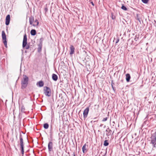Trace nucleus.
Segmentation results:
<instances>
[{"instance_id":"12","label":"nucleus","mask_w":156,"mask_h":156,"mask_svg":"<svg viewBox=\"0 0 156 156\" xmlns=\"http://www.w3.org/2000/svg\"><path fill=\"white\" fill-rule=\"evenodd\" d=\"M52 79L55 81H57L58 79V76L57 75L55 74H53L52 75Z\"/></svg>"},{"instance_id":"13","label":"nucleus","mask_w":156,"mask_h":156,"mask_svg":"<svg viewBox=\"0 0 156 156\" xmlns=\"http://www.w3.org/2000/svg\"><path fill=\"white\" fill-rule=\"evenodd\" d=\"M130 79V76L129 74L127 73L126 74V80L127 82H129Z\"/></svg>"},{"instance_id":"31","label":"nucleus","mask_w":156,"mask_h":156,"mask_svg":"<svg viewBox=\"0 0 156 156\" xmlns=\"http://www.w3.org/2000/svg\"><path fill=\"white\" fill-rule=\"evenodd\" d=\"M91 3L92 5L93 6H94V3H93V2H91Z\"/></svg>"},{"instance_id":"26","label":"nucleus","mask_w":156,"mask_h":156,"mask_svg":"<svg viewBox=\"0 0 156 156\" xmlns=\"http://www.w3.org/2000/svg\"><path fill=\"white\" fill-rule=\"evenodd\" d=\"M25 48L27 49H28L29 48L30 46L28 45H27L26 46V47H25Z\"/></svg>"},{"instance_id":"25","label":"nucleus","mask_w":156,"mask_h":156,"mask_svg":"<svg viewBox=\"0 0 156 156\" xmlns=\"http://www.w3.org/2000/svg\"><path fill=\"white\" fill-rule=\"evenodd\" d=\"M142 2L144 3H147L148 0H142Z\"/></svg>"},{"instance_id":"9","label":"nucleus","mask_w":156,"mask_h":156,"mask_svg":"<svg viewBox=\"0 0 156 156\" xmlns=\"http://www.w3.org/2000/svg\"><path fill=\"white\" fill-rule=\"evenodd\" d=\"M10 21V15H8L7 16L5 19V24L6 25H8Z\"/></svg>"},{"instance_id":"21","label":"nucleus","mask_w":156,"mask_h":156,"mask_svg":"<svg viewBox=\"0 0 156 156\" xmlns=\"http://www.w3.org/2000/svg\"><path fill=\"white\" fill-rule=\"evenodd\" d=\"M121 9L125 11H126L127 10V8L124 5H122V6L121 7Z\"/></svg>"},{"instance_id":"8","label":"nucleus","mask_w":156,"mask_h":156,"mask_svg":"<svg viewBox=\"0 0 156 156\" xmlns=\"http://www.w3.org/2000/svg\"><path fill=\"white\" fill-rule=\"evenodd\" d=\"M53 144L51 142H49L48 144V151L49 152L53 150Z\"/></svg>"},{"instance_id":"28","label":"nucleus","mask_w":156,"mask_h":156,"mask_svg":"<svg viewBox=\"0 0 156 156\" xmlns=\"http://www.w3.org/2000/svg\"><path fill=\"white\" fill-rule=\"evenodd\" d=\"M24 110H25V108L23 107V106L21 108V111L22 112H24Z\"/></svg>"},{"instance_id":"19","label":"nucleus","mask_w":156,"mask_h":156,"mask_svg":"<svg viewBox=\"0 0 156 156\" xmlns=\"http://www.w3.org/2000/svg\"><path fill=\"white\" fill-rule=\"evenodd\" d=\"M106 131L108 132V133L107 134V136H109L110 134L112 132V130L109 129H107Z\"/></svg>"},{"instance_id":"24","label":"nucleus","mask_w":156,"mask_h":156,"mask_svg":"<svg viewBox=\"0 0 156 156\" xmlns=\"http://www.w3.org/2000/svg\"><path fill=\"white\" fill-rule=\"evenodd\" d=\"M41 46L42 44H40L39 45V47L38 48V50L39 51L40 50H41Z\"/></svg>"},{"instance_id":"27","label":"nucleus","mask_w":156,"mask_h":156,"mask_svg":"<svg viewBox=\"0 0 156 156\" xmlns=\"http://www.w3.org/2000/svg\"><path fill=\"white\" fill-rule=\"evenodd\" d=\"M107 119H108V118L107 117H106V118H104L102 121H103V122H105V121H106L107 120Z\"/></svg>"},{"instance_id":"3","label":"nucleus","mask_w":156,"mask_h":156,"mask_svg":"<svg viewBox=\"0 0 156 156\" xmlns=\"http://www.w3.org/2000/svg\"><path fill=\"white\" fill-rule=\"evenodd\" d=\"M151 143L153 145L154 147H155L156 141V132L151 134Z\"/></svg>"},{"instance_id":"23","label":"nucleus","mask_w":156,"mask_h":156,"mask_svg":"<svg viewBox=\"0 0 156 156\" xmlns=\"http://www.w3.org/2000/svg\"><path fill=\"white\" fill-rule=\"evenodd\" d=\"M43 37H41L39 41H40V44H42V42L43 41Z\"/></svg>"},{"instance_id":"18","label":"nucleus","mask_w":156,"mask_h":156,"mask_svg":"<svg viewBox=\"0 0 156 156\" xmlns=\"http://www.w3.org/2000/svg\"><path fill=\"white\" fill-rule=\"evenodd\" d=\"M48 127H49V125L48 123H46L44 124V127L45 129H48Z\"/></svg>"},{"instance_id":"6","label":"nucleus","mask_w":156,"mask_h":156,"mask_svg":"<svg viewBox=\"0 0 156 156\" xmlns=\"http://www.w3.org/2000/svg\"><path fill=\"white\" fill-rule=\"evenodd\" d=\"M27 37L26 34H25L23 36V47L24 48L27 44Z\"/></svg>"},{"instance_id":"2","label":"nucleus","mask_w":156,"mask_h":156,"mask_svg":"<svg viewBox=\"0 0 156 156\" xmlns=\"http://www.w3.org/2000/svg\"><path fill=\"white\" fill-rule=\"evenodd\" d=\"M44 93L45 95L48 97H50L51 95V90L49 87H44Z\"/></svg>"},{"instance_id":"16","label":"nucleus","mask_w":156,"mask_h":156,"mask_svg":"<svg viewBox=\"0 0 156 156\" xmlns=\"http://www.w3.org/2000/svg\"><path fill=\"white\" fill-rule=\"evenodd\" d=\"M31 34L32 36H34L36 34V31L34 29H32L30 31Z\"/></svg>"},{"instance_id":"5","label":"nucleus","mask_w":156,"mask_h":156,"mask_svg":"<svg viewBox=\"0 0 156 156\" xmlns=\"http://www.w3.org/2000/svg\"><path fill=\"white\" fill-rule=\"evenodd\" d=\"M2 36L3 40V43L4 44L5 47H7V41L6 40V36L5 33L4 31L2 32Z\"/></svg>"},{"instance_id":"17","label":"nucleus","mask_w":156,"mask_h":156,"mask_svg":"<svg viewBox=\"0 0 156 156\" xmlns=\"http://www.w3.org/2000/svg\"><path fill=\"white\" fill-rule=\"evenodd\" d=\"M35 23L33 24V26L34 27H36L39 24V22L37 19H36L34 21Z\"/></svg>"},{"instance_id":"22","label":"nucleus","mask_w":156,"mask_h":156,"mask_svg":"<svg viewBox=\"0 0 156 156\" xmlns=\"http://www.w3.org/2000/svg\"><path fill=\"white\" fill-rule=\"evenodd\" d=\"M111 16H112V18L113 20H114L115 19V16L112 13Z\"/></svg>"},{"instance_id":"29","label":"nucleus","mask_w":156,"mask_h":156,"mask_svg":"<svg viewBox=\"0 0 156 156\" xmlns=\"http://www.w3.org/2000/svg\"><path fill=\"white\" fill-rule=\"evenodd\" d=\"M138 39V37H137V36L136 35L135 36V38H134V39L136 41Z\"/></svg>"},{"instance_id":"15","label":"nucleus","mask_w":156,"mask_h":156,"mask_svg":"<svg viewBox=\"0 0 156 156\" xmlns=\"http://www.w3.org/2000/svg\"><path fill=\"white\" fill-rule=\"evenodd\" d=\"M86 144H84L82 148V151L83 153H85L87 151L86 149Z\"/></svg>"},{"instance_id":"14","label":"nucleus","mask_w":156,"mask_h":156,"mask_svg":"<svg viewBox=\"0 0 156 156\" xmlns=\"http://www.w3.org/2000/svg\"><path fill=\"white\" fill-rule=\"evenodd\" d=\"M37 84L40 87H41L44 86V83L42 81H39L37 83Z\"/></svg>"},{"instance_id":"11","label":"nucleus","mask_w":156,"mask_h":156,"mask_svg":"<svg viewBox=\"0 0 156 156\" xmlns=\"http://www.w3.org/2000/svg\"><path fill=\"white\" fill-rule=\"evenodd\" d=\"M34 21V17L32 16H31L29 18V23L30 25H33V23Z\"/></svg>"},{"instance_id":"1","label":"nucleus","mask_w":156,"mask_h":156,"mask_svg":"<svg viewBox=\"0 0 156 156\" xmlns=\"http://www.w3.org/2000/svg\"><path fill=\"white\" fill-rule=\"evenodd\" d=\"M28 78L26 75H23V80L21 81L22 88H25L28 83Z\"/></svg>"},{"instance_id":"30","label":"nucleus","mask_w":156,"mask_h":156,"mask_svg":"<svg viewBox=\"0 0 156 156\" xmlns=\"http://www.w3.org/2000/svg\"><path fill=\"white\" fill-rule=\"evenodd\" d=\"M45 9V10L47 12V11L48 10V9L47 8H45V9Z\"/></svg>"},{"instance_id":"32","label":"nucleus","mask_w":156,"mask_h":156,"mask_svg":"<svg viewBox=\"0 0 156 156\" xmlns=\"http://www.w3.org/2000/svg\"><path fill=\"white\" fill-rule=\"evenodd\" d=\"M73 156H76V155L75 154H73Z\"/></svg>"},{"instance_id":"33","label":"nucleus","mask_w":156,"mask_h":156,"mask_svg":"<svg viewBox=\"0 0 156 156\" xmlns=\"http://www.w3.org/2000/svg\"><path fill=\"white\" fill-rule=\"evenodd\" d=\"M118 41H119V40H118V41H117L116 42V43H117L118 42Z\"/></svg>"},{"instance_id":"4","label":"nucleus","mask_w":156,"mask_h":156,"mask_svg":"<svg viewBox=\"0 0 156 156\" xmlns=\"http://www.w3.org/2000/svg\"><path fill=\"white\" fill-rule=\"evenodd\" d=\"M20 148L21 149V152L23 154L24 151V147H23V138L22 137V136L20 135Z\"/></svg>"},{"instance_id":"20","label":"nucleus","mask_w":156,"mask_h":156,"mask_svg":"<svg viewBox=\"0 0 156 156\" xmlns=\"http://www.w3.org/2000/svg\"><path fill=\"white\" fill-rule=\"evenodd\" d=\"M108 144H109L108 142V141L107 140H105L104 141V145L105 146H107L108 145Z\"/></svg>"},{"instance_id":"10","label":"nucleus","mask_w":156,"mask_h":156,"mask_svg":"<svg viewBox=\"0 0 156 156\" xmlns=\"http://www.w3.org/2000/svg\"><path fill=\"white\" fill-rule=\"evenodd\" d=\"M70 54L72 55L73 54L74 52L75 48L73 45H70Z\"/></svg>"},{"instance_id":"7","label":"nucleus","mask_w":156,"mask_h":156,"mask_svg":"<svg viewBox=\"0 0 156 156\" xmlns=\"http://www.w3.org/2000/svg\"><path fill=\"white\" fill-rule=\"evenodd\" d=\"M89 111V108H87L83 112V117L85 119L87 116L88 112Z\"/></svg>"}]
</instances>
